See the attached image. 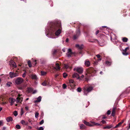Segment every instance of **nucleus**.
Wrapping results in <instances>:
<instances>
[{"label":"nucleus","mask_w":130,"mask_h":130,"mask_svg":"<svg viewBox=\"0 0 130 130\" xmlns=\"http://www.w3.org/2000/svg\"><path fill=\"white\" fill-rule=\"evenodd\" d=\"M107 128L109 129L111 128V127L110 126H107Z\"/></svg>","instance_id":"5fc2aeb1"},{"label":"nucleus","mask_w":130,"mask_h":130,"mask_svg":"<svg viewBox=\"0 0 130 130\" xmlns=\"http://www.w3.org/2000/svg\"><path fill=\"white\" fill-rule=\"evenodd\" d=\"M112 61L111 60L110 61H106V64L108 66H110L111 64Z\"/></svg>","instance_id":"412c9836"},{"label":"nucleus","mask_w":130,"mask_h":130,"mask_svg":"<svg viewBox=\"0 0 130 130\" xmlns=\"http://www.w3.org/2000/svg\"><path fill=\"white\" fill-rule=\"evenodd\" d=\"M28 65L30 67H31V62L30 61V60H29L28 61Z\"/></svg>","instance_id":"2f4dec72"},{"label":"nucleus","mask_w":130,"mask_h":130,"mask_svg":"<svg viewBox=\"0 0 130 130\" xmlns=\"http://www.w3.org/2000/svg\"><path fill=\"white\" fill-rule=\"evenodd\" d=\"M21 115H22L24 113V109L23 108H21Z\"/></svg>","instance_id":"f704fd0d"},{"label":"nucleus","mask_w":130,"mask_h":130,"mask_svg":"<svg viewBox=\"0 0 130 130\" xmlns=\"http://www.w3.org/2000/svg\"><path fill=\"white\" fill-rule=\"evenodd\" d=\"M41 96H39L37 98V100L34 101V103H36L38 102H40L41 100Z\"/></svg>","instance_id":"4468645a"},{"label":"nucleus","mask_w":130,"mask_h":130,"mask_svg":"<svg viewBox=\"0 0 130 130\" xmlns=\"http://www.w3.org/2000/svg\"><path fill=\"white\" fill-rule=\"evenodd\" d=\"M99 30H97L96 32H95V34H96V35H97L98 33H99Z\"/></svg>","instance_id":"603ef678"},{"label":"nucleus","mask_w":130,"mask_h":130,"mask_svg":"<svg viewBox=\"0 0 130 130\" xmlns=\"http://www.w3.org/2000/svg\"><path fill=\"white\" fill-rule=\"evenodd\" d=\"M67 87V86L65 84H63V88L65 89Z\"/></svg>","instance_id":"ea45409f"},{"label":"nucleus","mask_w":130,"mask_h":130,"mask_svg":"<svg viewBox=\"0 0 130 130\" xmlns=\"http://www.w3.org/2000/svg\"><path fill=\"white\" fill-rule=\"evenodd\" d=\"M42 85L43 86H46L47 85V84H46V80H45L44 82L42 84Z\"/></svg>","instance_id":"72a5a7b5"},{"label":"nucleus","mask_w":130,"mask_h":130,"mask_svg":"<svg viewBox=\"0 0 130 130\" xmlns=\"http://www.w3.org/2000/svg\"><path fill=\"white\" fill-rule=\"evenodd\" d=\"M116 108L114 107L112 108V111L111 113V115L113 117L115 115V113Z\"/></svg>","instance_id":"dca6fc26"},{"label":"nucleus","mask_w":130,"mask_h":130,"mask_svg":"<svg viewBox=\"0 0 130 130\" xmlns=\"http://www.w3.org/2000/svg\"><path fill=\"white\" fill-rule=\"evenodd\" d=\"M73 53L72 52V51L71 49L69 48L68 51V52L66 54V55L68 57H70L73 54Z\"/></svg>","instance_id":"423d86ee"},{"label":"nucleus","mask_w":130,"mask_h":130,"mask_svg":"<svg viewBox=\"0 0 130 130\" xmlns=\"http://www.w3.org/2000/svg\"><path fill=\"white\" fill-rule=\"evenodd\" d=\"M13 114L15 116H16L18 115V113L16 111H15L13 113Z\"/></svg>","instance_id":"4c0bfd02"},{"label":"nucleus","mask_w":130,"mask_h":130,"mask_svg":"<svg viewBox=\"0 0 130 130\" xmlns=\"http://www.w3.org/2000/svg\"><path fill=\"white\" fill-rule=\"evenodd\" d=\"M21 123L23 125H27V123H26L25 121L23 120H22L21 121Z\"/></svg>","instance_id":"5701e85b"},{"label":"nucleus","mask_w":130,"mask_h":130,"mask_svg":"<svg viewBox=\"0 0 130 130\" xmlns=\"http://www.w3.org/2000/svg\"><path fill=\"white\" fill-rule=\"evenodd\" d=\"M37 92V91L36 90H35L34 91H33V93L34 94V93H36Z\"/></svg>","instance_id":"6e6d98bb"},{"label":"nucleus","mask_w":130,"mask_h":130,"mask_svg":"<svg viewBox=\"0 0 130 130\" xmlns=\"http://www.w3.org/2000/svg\"><path fill=\"white\" fill-rule=\"evenodd\" d=\"M10 64L11 66H12L14 68H16L17 67L15 63L12 60H11L10 61Z\"/></svg>","instance_id":"1a4fd4ad"},{"label":"nucleus","mask_w":130,"mask_h":130,"mask_svg":"<svg viewBox=\"0 0 130 130\" xmlns=\"http://www.w3.org/2000/svg\"><path fill=\"white\" fill-rule=\"evenodd\" d=\"M16 128L17 129H20L21 128V127L20 125L19 124H17L15 126Z\"/></svg>","instance_id":"cd10ccee"},{"label":"nucleus","mask_w":130,"mask_h":130,"mask_svg":"<svg viewBox=\"0 0 130 130\" xmlns=\"http://www.w3.org/2000/svg\"><path fill=\"white\" fill-rule=\"evenodd\" d=\"M55 68L57 70H59L60 69L58 63L56 64V67Z\"/></svg>","instance_id":"4be33fe9"},{"label":"nucleus","mask_w":130,"mask_h":130,"mask_svg":"<svg viewBox=\"0 0 130 130\" xmlns=\"http://www.w3.org/2000/svg\"><path fill=\"white\" fill-rule=\"evenodd\" d=\"M80 31L79 30H78L76 32V35H74L73 37V39L75 40L77 39L79 36L80 34Z\"/></svg>","instance_id":"6e6552de"},{"label":"nucleus","mask_w":130,"mask_h":130,"mask_svg":"<svg viewBox=\"0 0 130 130\" xmlns=\"http://www.w3.org/2000/svg\"><path fill=\"white\" fill-rule=\"evenodd\" d=\"M101 59H98V61H101Z\"/></svg>","instance_id":"0e129e2a"},{"label":"nucleus","mask_w":130,"mask_h":130,"mask_svg":"<svg viewBox=\"0 0 130 130\" xmlns=\"http://www.w3.org/2000/svg\"><path fill=\"white\" fill-rule=\"evenodd\" d=\"M103 128H104V129L107 128V126L104 127Z\"/></svg>","instance_id":"338daca9"},{"label":"nucleus","mask_w":130,"mask_h":130,"mask_svg":"<svg viewBox=\"0 0 130 130\" xmlns=\"http://www.w3.org/2000/svg\"><path fill=\"white\" fill-rule=\"evenodd\" d=\"M73 70L74 71H76L77 72L80 74L82 73L83 71V68L80 67H75L74 69Z\"/></svg>","instance_id":"20e7f679"},{"label":"nucleus","mask_w":130,"mask_h":130,"mask_svg":"<svg viewBox=\"0 0 130 130\" xmlns=\"http://www.w3.org/2000/svg\"><path fill=\"white\" fill-rule=\"evenodd\" d=\"M44 129L43 127H40L38 129V130H43Z\"/></svg>","instance_id":"c03bdc74"},{"label":"nucleus","mask_w":130,"mask_h":130,"mask_svg":"<svg viewBox=\"0 0 130 130\" xmlns=\"http://www.w3.org/2000/svg\"><path fill=\"white\" fill-rule=\"evenodd\" d=\"M129 128H130V123L129 124Z\"/></svg>","instance_id":"774afa93"},{"label":"nucleus","mask_w":130,"mask_h":130,"mask_svg":"<svg viewBox=\"0 0 130 130\" xmlns=\"http://www.w3.org/2000/svg\"><path fill=\"white\" fill-rule=\"evenodd\" d=\"M111 113V111L109 110L108 111L107 113L108 115H109Z\"/></svg>","instance_id":"a18cd8bd"},{"label":"nucleus","mask_w":130,"mask_h":130,"mask_svg":"<svg viewBox=\"0 0 130 130\" xmlns=\"http://www.w3.org/2000/svg\"><path fill=\"white\" fill-rule=\"evenodd\" d=\"M67 76V74L66 73H63V77L64 78H66Z\"/></svg>","instance_id":"a19ab883"},{"label":"nucleus","mask_w":130,"mask_h":130,"mask_svg":"<svg viewBox=\"0 0 130 130\" xmlns=\"http://www.w3.org/2000/svg\"><path fill=\"white\" fill-rule=\"evenodd\" d=\"M102 118H103V119H105L106 118V117H103Z\"/></svg>","instance_id":"69168bd1"},{"label":"nucleus","mask_w":130,"mask_h":130,"mask_svg":"<svg viewBox=\"0 0 130 130\" xmlns=\"http://www.w3.org/2000/svg\"><path fill=\"white\" fill-rule=\"evenodd\" d=\"M84 77V76L83 75H82V76H81V77L83 78Z\"/></svg>","instance_id":"13d9d810"},{"label":"nucleus","mask_w":130,"mask_h":130,"mask_svg":"<svg viewBox=\"0 0 130 130\" xmlns=\"http://www.w3.org/2000/svg\"><path fill=\"white\" fill-rule=\"evenodd\" d=\"M76 46L80 49H82L83 48V45H79L78 44H77L76 45Z\"/></svg>","instance_id":"aec40b11"},{"label":"nucleus","mask_w":130,"mask_h":130,"mask_svg":"<svg viewBox=\"0 0 130 130\" xmlns=\"http://www.w3.org/2000/svg\"><path fill=\"white\" fill-rule=\"evenodd\" d=\"M31 88H29L28 89V91H30V90H31Z\"/></svg>","instance_id":"052dcab7"},{"label":"nucleus","mask_w":130,"mask_h":130,"mask_svg":"<svg viewBox=\"0 0 130 130\" xmlns=\"http://www.w3.org/2000/svg\"><path fill=\"white\" fill-rule=\"evenodd\" d=\"M93 87L91 85L86 86L84 88V95H87L88 93L93 89Z\"/></svg>","instance_id":"7ed1b4c3"},{"label":"nucleus","mask_w":130,"mask_h":130,"mask_svg":"<svg viewBox=\"0 0 130 130\" xmlns=\"http://www.w3.org/2000/svg\"><path fill=\"white\" fill-rule=\"evenodd\" d=\"M28 128L30 129H31V126H28Z\"/></svg>","instance_id":"864d4df0"},{"label":"nucleus","mask_w":130,"mask_h":130,"mask_svg":"<svg viewBox=\"0 0 130 130\" xmlns=\"http://www.w3.org/2000/svg\"><path fill=\"white\" fill-rule=\"evenodd\" d=\"M121 126V124H120V123H119L118 124L116 125L114 127L115 128H116L117 127H119Z\"/></svg>","instance_id":"c756f323"},{"label":"nucleus","mask_w":130,"mask_h":130,"mask_svg":"<svg viewBox=\"0 0 130 130\" xmlns=\"http://www.w3.org/2000/svg\"><path fill=\"white\" fill-rule=\"evenodd\" d=\"M3 125V120L0 121V126Z\"/></svg>","instance_id":"58836bf2"},{"label":"nucleus","mask_w":130,"mask_h":130,"mask_svg":"<svg viewBox=\"0 0 130 130\" xmlns=\"http://www.w3.org/2000/svg\"><path fill=\"white\" fill-rule=\"evenodd\" d=\"M6 129V127H3V130H4L5 129Z\"/></svg>","instance_id":"680f3d73"},{"label":"nucleus","mask_w":130,"mask_h":130,"mask_svg":"<svg viewBox=\"0 0 130 130\" xmlns=\"http://www.w3.org/2000/svg\"><path fill=\"white\" fill-rule=\"evenodd\" d=\"M96 56L98 58H99L100 57V55L99 54L97 55Z\"/></svg>","instance_id":"3c124183"},{"label":"nucleus","mask_w":130,"mask_h":130,"mask_svg":"<svg viewBox=\"0 0 130 130\" xmlns=\"http://www.w3.org/2000/svg\"><path fill=\"white\" fill-rule=\"evenodd\" d=\"M46 72H45L41 71V75L42 76H43L46 75Z\"/></svg>","instance_id":"393cba45"},{"label":"nucleus","mask_w":130,"mask_h":130,"mask_svg":"<svg viewBox=\"0 0 130 130\" xmlns=\"http://www.w3.org/2000/svg\"><path fill=\"white\" fill-rule=\"evenodd\" d=\"M31 78L32 79H37V76L34 74H32L31 75Z\"/></svg>","instance_id":"6ab92c4d"},{"label":"nucleus","mask_w":130,"mask_h":130,"mask_svg":"<svg viewBox=\"0 0 130 130\" xmlns=\"http://www.w3.org/2000/svg\"><path fill=\"white\" fill-rule=\"evenodd\" d=\"M64 67L66 68L67 69L70 67V66L69 64H64Z\"/></svg>","instance_id":"c85d7f7f"},{"label":"nucleus","mask_w":130,"mask_h":130,"mask_svg":"<svg viewBox=\"0 0 130 130\" xmlns=\"http://www.w3.org/2000/svg\"><path fill=\"white\" fill-rule=\"evenodd\" d=\"M2 108L1 107H0V111H1V110H2Z\"/></svg>","instance_id":"e2e57ef3"},{"label":"nucleus","mask_w":130,"mask_h":130,"mask_svg":"<svg viewBox=\"0 0 130 130\" xmlns=\"http://www.w3.org/2000/svg\"><path fill=\"white\" fill-rule=\"evenodd\" d=\"M12 83L10 82H8L6 84V86L7 87H9L11 86V85L12 84Z\"/></svg>","instance_id":"a878e982"},{"label":"nucleus","mask_w":130,"mask_h":130,"mask_svg":"<svg viewBox=\"0 0 130 130\" xmlns=\"http://www.w3.org/2000/svg\"><path fill=\"white\" fill-rule=\"evenodd\" d=\"M83 122L85 125L87 126H94L93 125H92L91 124L89 123V122H87L85 121H84Z\"/></svg>","instance_id":"f8f14e48"},{"label":"nucleus","mask_w":130,"mask_h":130,"mask_svg":"<svg viewBox=\"0 0 130 130\" xmlns=\"http://www.w3.org/2000/svg\"><path fill=\"white\" fill-rule=\"evenodd\" d=\"M44 121L43 120H42L39 123V124L40 125L44 123Z\"/></svg>","instance_id":"79ce46f5"},{"label":"nucleus","mask_w":130,"mask_h":130,"mask_svg":"<svg viewBox=\"0 0 130 130\" xmlns=\"http://www.w3.org/2000/svg\"><path fill=\"white\" fill-rule=\"evenodd\" d=\"M90 62L89 61L87 60L85 61V64L86 66L87 67H88L90 66Z\"/></svg>","instance_id":"2eb2a0df"},{"label":"nucleus","mask_w":130,"mask_h":130,"mask_svg":"<svg viewBox=\"0 0 130 130\" xmlns=\"http://www.w3.org/2000/svg\"><path fill=\"white\" fill-rule=\"evenodd\" d=\"M39 115V113L38 112H36L35 113V117L36 118H38V116Z\"/></svg>","instance_id":"c9c22d12"},{"label":"nucleus","mask_w":130,"mask_h":130,"mask_svg":"<svg viewBox=\"0 0 130 130\" xmlns=\"http://www.w3.org/2000/svg\"><path fill=\"white\" fill-rule=\"evenodd\" d=\"M22 95H21L20 94L18 95V97L15 100L14 99L12 98H10L9 99V101L11 105H12L13 104V103L15 101L16 102H20L21 103L22 101L23 98H22L21 96Z\"/></svg>","instance_id":"f03ea898"},{"label":"nucleus","mask_w":130,"mask_h":130,"mask_svg":"<svg viewBox=\"0 0 130 130\" xmlns=\"http://www.w3.org/2000/svg\"><path fill=\"white\" fill-rule=\"evenodd\" d=\"M23 80L21 78L18 77L15 80V83L17 84H20L22 83L23 82Z\"/></svg>","instance_id":"39448f33"},{"label":"nucleus","mask_w":130,"mask_h":130,"mask_svg":"<svg viewBox=\"0 0 130 130\" xmlns=\"http://www.w3.org/2000/svg\"><path fill=\"white\" fill-rule=\"evenodd\" d=\"M124 122V120H122L121 122H119L120 124H122V123H123Z\"/></svg>","instance_id":"8fccbe9b"},{"label":"nucleus","mask_w":130,"mask_h":130,"mask_svg":"<svg viewBox=\"0 0 130 130\" xmlns=\"http://www.w3.org/2000/svg\"><path fill=\"white\" fill-rule=\"evenodd\" d=\"M61 27V24L60 23H51L49 28L46 29V31L48 32V34L46 35H50L51 37L50 38H53L52 37L54 36V32L56 30V31L55 33V35H59L61 32V30L60 29Z\"/></svg>","instance_id":"f257e3e1"},{"label":"nucleus","mask_w":130,"mask_h":130,"mask_svg":"<svg viewBox=\"0 0 130 130\" xmlns=\"http://www.w3.org/2000/svg\"><path fill=\"white\" fill-rule=\"evenodd\" d=\"M6 120L8 122H9L10 121H12V117H9L7 118Z\"/></svg>","instance_id":"a211bd4d"},{"label":"nucleus","mask_w":130,"mask_h":130,"mask_svg":"<svg viewBox=\"0 0 130 130\" xmlns=\"http://www.w3.org/2000/svg\"><path fill=\"white\" fill-rule=\"evenodd\" d=\"M26 73V71H25V73L23 74L22 76L23 77H24L25 76Z\"/></svg>","instance_id":"37998d69"},{"label":"nucleus","mask_w":130,"mask_h":130,"mask_svg":"<svg viewBox=\"0 0 130 130\" xmlns=\"http://www.w3.org/2000/svg\"><path fill=\"white\" fill-rule=\"evenodd\" d=\"M93 125L94 126V125H97V126L101 125L100 124H99L98 123H95V122H93V125Z\"/></svg>","instance_id":"7c9ffc66"},{"label":"nucleus","mask_w":130,"mask_h":130,"mask_svg":"<svg viewBox=\"0 0 130 130\" xmlns=\"http://www.w3.org/2000/svg\"><path fill=\"white\" fill-rule=\"evenodd\" d=\"M83 122L85 125L87 126H94L93 125H92L91 124L89 123V122H87L85 121H84Z\"/></svg>","instance_id":"ddd939ff"},{"label":"nucleus","mask_w":130,"mask_h":130,"mask_svg":"<svg viewBox=\"0 0 130 130\" xmlns=\"http://www.w3.org/2000/svg\"><path fill=\"white\" fill-rule=\"evenodd\" d=\"M62 51L64 52L65 51V49L64 48H63L62 50Z\"/></svg>","instance_id":"bf43d9fd"},{"label":"nucleus","mask_w":130,"mask_h":130,"mask_svg":"<svg viewBox=\"0 0 130 130\" xmlns=\"http://www.w3.org/2000/svg\"><path fill=\"white\" fill-rule=\"evenodd\" d=\"M25 109L27 111L28 110V106H26L25 107Z\"/></svg>","instance_id":"de8ad7c7"},{"label":"nucleus","mask_w":130,"mask_h":130,"mask_svg":"<svg viewBox=\"0 0 130 130\" xmlns=\"http://www.w3.org/2000/svg\"><path fill=\"white\" fill-rule=\"evenodd\" d=\"M33 62H34L35 63L34 65L35 66L37 64L36 60H34L33 61Z\"/></svg>","instance_id":"49530a36"},{"label":"nucleus","mask_w":130,"mask_h":130,"mask_svg":"<svg viewBox=\"0 0 130 130\" xmlns=\"http://www.w3.org/2000/svg\"><path fill=\"white\" fill-rule=\"evenodd\" d=\"M123 41L124 42H127L128 40V39L126 37L123 38L122 39Z\"/></svg>","instance_id":"b1692460"},{"label":"nucleus","mask_w":130,"mask_h":130,"mask_svg":"<svg viewBox=\"0 0 130 130\" xmlns=\"http://www.w3.org/2000/svg\"><path fill=\"white\" fill-rule=\"evenodd\" d=\"M9 75L10 77L11 78H12L18 76V74L17 73L10 72L9 73Z\"/></svg>","instance_id":"0eeeda50"},{"label":"nucleus","mask_w":130,"mask_h":130,"mask_svg":"<svg viewBox=\"0 0 130 130\" xmlns=\"http://www.w3.org/2000/svg\"><path fill=\"white\" fill-rule=\"evenodd\" d=\"M47 85L48 86H51L52 84L51 82L50 81L49 79H48L47 80H46Z\"/></svg>","instance_id":"f3484780"},{"label":"nucleus","mask_w":130,"mask_h":130,"mask_svg":"<svg viewBox=\"0 0 130 130\" xmlns=\"http://www.w3.org/2000/svg\"><path fill=\"white\" fill-rule=\"evenodd\" d=\"M72 77L73 78H76L77 79H79L80 78L79 75L76 73H74L73 74Z\"/></svg>","instance_id":"9b49d317"},{"label":"nucleus","mask_w":130,"mask_h":130,"mask_svg":"<svg viewBox=\"0 0 130 130\" xmlns=\"http://www.w3.org/2000/svg\"><path fill=\"white\" fill-rule=\"evenodd\" d=\"M77 90L78 92H80L81 91V89L80 87H78L77 88Z\"/></svg>","instance_id":"e433bc0d"},{"label":"nucleus","mask_w":130,"mask_h":130,"mask_svg":"<svg viewBox=\"0 0 130 130\" xmlns=\"http://www.w3.org/2000/svg\"><path fill=\"white\" fill-rule=\"evenodd\" d=\"M129 49V47H126L125 49L123 50L122 52V54H123L125 55H127L128 54V53H127L126 51L128 49Z\"/></svg>","instance_id":"9d476101"},{"label":"nucleus","mask_w":130,"mask_h":130,"mask_svg":"<svg viewBox=\"0 0 130 130\" xmlns=\"http://www.w3.org/2000/svg\"><path fill=\"white\" fill-rule=\"evenodd\" d=\"M69 39L68 38H67L66 39V42H68V41H69Z\"/></svg>","instance_id":"4d7b16f0"},{"label":"nucleus","mask_w":130,"mask_h":130,"mask_svg":"<svg viewBox=\"0 0 130 130\" xmlns=\"http://www.w3.org/2000/svg\"><path fill=\"white\" fill-rule=\"evenodd\" d=\"M80 129H83L85 128V126L83 124H81L80 126Z\"/></svg>","instance_id":"bb28decb"},{"label":"nucleus","mask_w":130,"mask_h":130,"mask_svg":"<svg viewBox=\"0 0 130 130\" xmlns=\"http://www.w3.org/2000/svg\"><path fill=\"white\" fill-rule=\"evenodd\" d=\"M69 82L70 83L74 84V81L72 79L69 80Z\"/></svg>","instance_id":"473e14b6"},{"label":"nucleus","mask_w":130,"mask_h":130,"mask_svg":"<svg viewBox=\"0 0 130 130\" xmlns=\"http://www.w3.org/2000/svg\"><path fill=\"white\" fill-rule=\"evenodd\" d=\"M101 122L103 123V124H105L106 123V122L105 121L103 120L101 121Z\"/></svg>","instance_id":"09e8293b"}]
</instances>
